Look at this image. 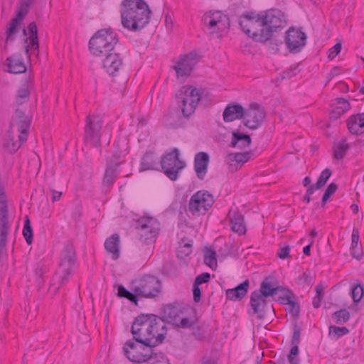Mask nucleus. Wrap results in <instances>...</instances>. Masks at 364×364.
I'll return each mask as SVG.
<instances>
[{"label": "nucleus", "instance_id": "f257e3e1", "mask_svg": "<svg viewBox=\"0 0 364 364\" xmlns=\"http://www.w3.org/2000/svg\"><path fill=\"white\" fill-rule=\"evenodd\" d=\"M132 333L136 343L144 344L151 350L165 339L166 328L164 321L154 314L138 316L132 326Z\"/></svg>", "mask_w": 364, "mask_h": 364}, {"label": "nucleus", "instance_id": "f03ea898", "mask_svg": "<svg viewBox=\"0 0 364 364\" xmlns=\"http://www.w3.org/2000/svg\"><path fill=\"white\" fill-rule=\"evenodd\" d=\"M151 10L143 0H124L122 3V24L128 30L137 32L149 23Z\"/></svg>", "mask_w": 364, "mask_h": 364}, {"label": "nucleus", "instance_id": "7ed1b4c3", "mask_svg": "<svg viewBox=\"0 0 364 364\" xmlns=\"http://www.w3.org/2000/svg\"><path fill=\"white\" fill-rule=\"evenodd\" d=\"M132 290L133 292L119 285L117 294L137 304V296L146 298L156 296L161 291V282L156 277L144 275L132 282Z\"/></svg>", "mask_w": 364, "mask_h": 364}, {"label": "nucleus", "instance_id": "20e7f679", "mask_svg": "<svg viewBox=\"0 0 364 364\" xmlns=\"http://www.w3.org/2000/svg\"><path fill=\"white\" fill-rule=\"evenodd\" d=\"M262 15L254 12L242 14L240 26L242 31L255 41L264 43L270 40V31L264 28Z\"/></svg>", "mask_w": 364, "mask_h": 364}, {"label": "nucleus", "instance_id": "39448f33", "mask_svg": "<svg viewBox=\"0 0 364 364\" xmlns=\"http://www.w3.org/2000/svg\"><path fill=\"white\" fill-rule=\"evenodd\" d=\"M279 292L281 295L284 294L290 293V290L283 287H273L272 285L263 281L260 284L259 291H255L250 296V306L253 310L254 314H257L259 318L264 317L263 308L266 304L265 298L268 296H274Z\"/></svg>", "mask_w": 364, "mask_h": 364}, {"label": "nucleus", "instance_id": "423d86ee", "mask_svg": "<svg viewBox=\"0 0 364 364\" xmlns=\"http://www.w3.org/2000/svg\"><path fill=\"white\" fill-rule=\"evenodd\" d=\"M117 42L118 38L111 28L101 29L90 40L89 48L92 54L102 56L112 50Z\"/></svg>", "mask_w": 364, "mask_h": 364}, {"label": "nucleus", "instance_id": "0eeeda50", "mask_svg": "<svg viewBox=\"0 0 364 364\" xmlns=\"http://www.w3.org/2000/svg\"><path fill=\"white\" fill-rule=\"evenodd\" d=\"M136 228L138 230L139 241L147 247L145 250V256L148 257L151 250V245L155 242L160 225L156 219L152 217H144L136 222Z\"/></svg>", "mask_w": 364, "mask_h": 364}, {"label": "nucleus", "instance_id": "6e6552de", "mask_svg": "<svg viewBox=\"0 0 364 364\" xmlns=\"http://www.w3.org/2000/svg\"><path fill=\"white\" fill-rule=\"evenodd\" d=\"M203 90L193 86H183L176 95L177 102L181 104L182 114L188 118L195 112L201 99Z\"/></svg>", "mask_w": 364, "mask_h": 364}, {"label": "nucleus", "instance_id": "1a4fd4ad", "mask_svg": "<svg viewBox=\"0 0 364 364\" xmlns=\"http://www.w3.org/2000/svg\"><path fill=\"white\" fill-rule=\"evenodd\" d=\"M203 21L209 31V35L216 38H222L230 25L228 16L220 11L205 13Z\"/></svg>", "mask_w": 364, "mask_h": 364}, {"label": "nucleus", "instance_id": "9d476101", "mask_svg": "<svg viewBox=\"0 0 364 364\" xmlns=\"http://www.w3.org/2000/svg\"><path fill=\"white\" fill-rule=\"evenodd\" d=\"M160 164L164 174L171 181L178 178L179 173L186 167V163L179 159V150L174 148L161 157Z\"/></svg>", "mask_w": 364, "mask_h": 364}, {"label": "nucleus", "instance_id": "9b49d317", "mask_svg": "<svg viewBox=\"0 0 364 364\" xmlns=\"http://www.w3.org/2000/svg\"><path fill=\"white\" fill-rule=\"evenodd\" d=\"M32 1L33 0H21L16 16L11 20L10 26L6 32L5 41L1 47L2 51L7 52L9 42L15 40L18 33V26L22 23L24 17L28 12Z\"/></svg>", "mask_w": 364, "mask_h": 364}, {"label": "nucleus", "instance_id": "f8f14e48", "mask_svg": "<svg viewBox=\"0 0 364 364\" xmlns=\"http://www.w3.org/2000/svg\"><path fill=\"white\" fill-rule=\"evenodd\" d=\"M214 202L213 195L208 191H199L191 197L188 210L193 215H204L211 208Z\"/></svg>", "mask_w": 364, "mask_h": 364}, {"label": "nucleus", "instance_id": "ddd939ff", "mask_svg": "<svg viewBox=\"0 0 364 364\" xmlns=\"http://www.w3.org/2000/svg\"><path fill=\"white\" fill-rule=\"evenodd\" d=\"M31 123V118L20 107H16L11 117L9 129L11 132L18 133V138L21 141H26Z\"/></svg>", "mask_w": 364, "mask_h": 364}, {"label": "nucleus", "instance_id": "4468645a", "mask_svg": "<svg viewBox=\"0 0 364 364\" xmlns=\"http://www.w3.org/2000/svg\"><path fill=\"white\" fill-rule=\"evenodd\" d=\"M102 118L100 115L89 114L86 118L85 141L94 146L100 144Z\"/></svg>", "mask_w": 364, "mask_h": 364}, {"label": "nucleus", "instance_id": "2eb2a0df", "mask_svg": "<svg viewBox=\"0 0 364 364\" xmlns=\"http://www.w3.org/2000/svg\"><path fill=\"white\" fill-rule=\"evenodd\" d=\"M196 55L189 53L178 57L172 68L176 71L177 78L188 77L196 65Z\"/></svg>", "mask_w": 364, "mask_h": 364}, {"label": "nucleus", "instance_id": "dca6fc26", "mask_svg": "<svg viewBox=\"0 0 364 364\" xmlns=\"http://www.w3.org/2000/svg\"><path fill=\"white\" fill-rule=\"evenodd\" d=\"M265 117L263 108L256 103L251 104L245 109L244 125L251 129H257Z\"/></svg>", "mask_w": 364, "mask_h": 364}, {"label": "nucleus", "instance_id": "f3484780", "mask_svg": "<svg viewBox=\"0 0 364 364\" xmlns=\"http://www.w3.org/2000/svg\"><path fill=\"white\" fill-rule=\"evenodd\" d=\"M136 343L131 340L127 341L123 348L124 353L134 363H144L150 355L144 352L146 350L144 344Z\"/></svg>", "mask_w": 364, "mask_h": 364}, {"label": "nucleus", "instance_id": "a211bd4d", "mask_svg": "<svg viewBox=\"0 0 364 364\" xmlns=\"http://www.w3.org/2000/svg\"><path fill=\"white\" fill-rule=\"evenodd\" d=\"M284 41L290 52L296 53L305 46L306 36L300 29L290 28L286 33Z\"/></svg>", "mask_w": 364, "mask_h": 364}, {"label": "nucleus", "instance_id": "6ab92c4d", "mask_svg": "<svg viewBox=\"0 0 364 364\" xmlns=\"http://www.w3.org/2000/svg\"><path fill=\"white\" fill-rule=\"evenodd\" d=\"M262 21L264 22V28L270 31V40L272 41V33L279 28H282L286 24L284 15L279 10L274 9L266 12L262 15Z\"/></svg>", "mask_w": 364, "mask_h": 364}, {"label": "nucleus", "instance_id": "aec40b11", "mask_svg": "<svg viewBox=\"0 0 364 364\" xmlns=\"http://www.w3.org/2000/svg\"><path fill=\"white\" fill-rule=\"evenodd\" d=\"M24 38V49L28 57L30 56L29 50L31 48L34 51H38L39 43L38 38V29L35 22L28 24L27 28L23 29Z\"/></svg>", "mask_w": 364, "mask_h": 364}, {"label": "nucleus", "instance_id": "412c9836", "mask_svg": "<svg viewBox=\"0 0 364 364\" xmlns=\"http://www.w3.org/2000/svg\"><path fill=\"white\" fill-rule=\"evenodd\" d=\"M76 262H60L59 267L56 272V275L58 278L59 285L56 287L54 284H52L50 287V291L55 293L59 287L68 281V277L73 272Z\"/></svg>", "mask_w": 364, "mask_h": 364}, {"label": "nucleus", "instance_id": "4be33fe9", "mask_svg": "<svg viewBox=\"0 0 364 364\" xmlns=\"http://www.w3.org/2000/svg\"><path fill=\"white\" fill-rule=\"evenodd\" d=\"M209 161V155L205 152H199L195 155L194 170L200 180L204 179L208 171Z\"/></svg>", "mask_w": 364, "mask_h": 364}, {"label": "nucleus", "instance_id": "5701e85b", "mask_svg": "<svg viewBox=\"0 0 364 364\" xmlns=\"http://www.w3.org/2000/svg\"><path fill=\"white\" fill-rule=\"evenodd\" d=\"M105 55L106 57L103 60V67L110 75H112L122 67V59L116 53H109Z\"/></svg>", "mask_w": 364, "mask_h": 364}, {"label": "nucleus", "instance_id": "b1692460", "mask_svg": "<svg viewBox=\"0 0 364 364\" xmlns=\"http://www.w3.org/2000/svg\"><path fill=\"white\" fill-rule=\"evenodd\" d=\"M250 153H231L226 156L225 162L229 166L231 171L237 170L238 166H241L250 159Z\"/></svg>", "mask_w": 364, "mask_h": 364}, {"label": "nucleus", "instance_id": "393cba45", "mask_svg": "<svg viewBox=\"0 0 364 364\" xmlns=\"http://www.w3.org/2000/svg\"><path fill=\"white\" fill-rule=\"evenodd\" d=\"M244 107L239 104L228 105L224 109L223 117L225 122H230L243 118Z\"/></svg>", "mask_w": 364, "mask_h": 364}, {"label": "nucleus", "instance_id": "a878e982", "mask_svg": "<svg viewBox=\"0 0 364 364\" xmlns=\"http://www.w3.org/2000/svg\"><path fill=\"white\" fill-rule=\"evenodd\" d=\"M228 218L232 224V230L241 234H245L246 232V228L244 224V218L243 215L238 212L237 210H230L228 213Z\"/></svg>", "mask_w": 364, "mask_h": 364}, {"label": "nucleus", "instance_id": "bb28decb", "mask_svg": "<svg viewBox=\"0 0 364 364\" xmlns=\"http://www.w3.org/2000/svg\"><path fill=\"white\" fill-rule=\"evenodd\" d=\"M249 286L250 282L248 279H246L235 288L226 290V297L232 301H240L246 296Z\"/></svg>", "mask_w": 364, "mask_h": 364}, {"label": "nucleus", "instance_id": "cd10ccee", "mask_svg": "<svg viewBox=\"0 0 364 364\" xmlns=\"http://www.w3.org/2000/svg\"><path fill=\"white\" fill-rule=\"evenodd\" d=\"M350 107L348 101L344 98H337L331 105V119L336 120Z\"/></svg>", "mask_w": 364, "mask_h": 364}, {"label": "nucleus", "instance_id": "c85d7f7f", "mask_svg": "<svg viewBox=\"0 0 364 364\" xmlns=\"http://www.w3.org/2000/svg\"><path fill=\"white\" fill-rule=\"evenodd\" d=\"M348 128L353 134L364 133V112L351 116L348 121Z\"/></svg>", "mask_w": 364, "mask_h": 364}, {"label": "nucleus", "instance_id": "c756f323", "mask_svg": "<svg viewBox=\"0 0 364 364\" xmlns=\"http://www.w3.org/2000/svg\"><path fill=\"white\" fill-rule=\"evenodd\" d=\"M33 87L32 82L26 80L18 89L16 95V107H19L24 103L28 102L30 98L31 90Z\"/></svg>", "mask_w": 364, "mask_h": 364}, {"label": "nucleus", "instance_id": "7c9ffc66", "mask_svg": "<svg viewBox=\"0 0 364 364\" xmlns=\"http://www.w3.org/2000/svg\"><path fill=\"white\" fill-rule=\"evenodd\" d=\"M115 148L116 150L112 154L110 163L111 165L117 167L121 164L119 160L127 153L128 146L127 141L124 139H118L115 142Z\"/></svg>", "mask_w": 364, "mask_h": 364}, {"label": "nucleus", "instance_id": "2f4dec72", "mask_svg": "<svg viewBox=\"0 0 364 364\" xmlns=\"http://www.w3.org/2000/svg\"><path fill=\"white\" fill-rule=\"evenodd\" d=\"M9 72L14 74L23 73L26 71V66L22 58L18 55H13L6 59Z\"/></svg>", "mask_w": 364, "mask_h": 364}, {"label": "nucleus", "instance_id": "473e14b6", "mask_svg": "<svg viewBox=\"0 0 364 364\" xmlns=\"http://www.w3.org/2000/svg\"><path fill=\"white\" fill-rule=\"evenodd\" d=\"M18 133L11 132V130H8L7 139L4 144V147L11 154L16 152L21 146L23 143L26 141H21L18 138Z\"/></svg>", "mask_w": 364, "mask_h": 364}, {"label": "nucleus", "instance_id": "72a5a7b5", "mask_svg": "<svg viewBox=\"0 0 364 364\" xmlns=\"http://www.w3.org/2000/svg\"><path fill=\"white\" fill-rule=\"evenodd\" d=\"M251 138L250 135L240 132H232L230 146L234 148L243 149L250 146Z\"/></svg>", "mask_w": 364, "mask_h": 364}, {"label": "nucleus", "instance_id": "f704fd0d", "mask_svg": "<svg viewBox=\"0 0 364 364\" xmlns=\"http://www.w3.org/2000/svg\"><path fill=\"white\" fill-rule=\"evenodd\" d=\"M119 236L118 234H113L108 237L105 242L106 250L112 254V257L117 259L119 257Z\"/></svg>", "mask_w": 364, "mask_h": 364}, {"label": "nucleus", "instance_id": "c9c22d12", "mask_svg": "<svg viewBox=\"0 0 364 364\" xmlns=\"http://www.w3.org/2000/svg\"><path fill=\"white\" fill-rule=\"evenodd\" d=\"M157 166L158 159L154 152H146L141 158V169L142 171L154 170L157 168Z\"/></svg>", "mask_w": 364, "mask_h": 364}, {"label": "nucleus", "instance_id": "e433bc0d", "mask_svg": "<svg viewBox=\"0 0 364 364\" xmlns=\"http://www.w3.org/2000/svg\"><path fill=\"white\" fill-rule=\"evenodd\" d=\"M349 145L345 140L335 143L333 145V158L338 160L342 159L347 153Z\"/></svg>", "mask_w": 364, "mask_h": 364}, {"label": "nucleus", "instance_id": "4c0bfd02", "mask_svg": "<svg viewBox=\"0 0 364 364\" xmlns=\"http://www.w3.org/2000/svg\"><path fill=\"white\" fill-rule=\"evenodd\" d=\"M350 318V312L346 309H341L332 314V318L336 324L342 325L347 323Z\"/></svg>", "mask_w": 364, "mask_h": 364}, {"label": "nucleus", "instance_id": "58836bf2", "mask_svg": "<svg viewBox=\"0 0 364 364\" xmlns=\"http://www.w3.org/2000/svg\"><path fill=\"white\" fill-rule=\"evenodd\" d=\"M291 295L292 292L290 291V293L280 295L279 299H282L283 301H285L286 304H289L291 306V313L294 316H297L299 314V306L296 302L292 300Z\"/></svg>", "mask_w": 364, "mask_h": 364}, {"label": "nucleus", "instance_id": "ea45409f", "mask_svg": "<svg viewBox=\"0 0 364 364\" xmlns=\"http://www.w3.org/2000/svg\"><path fill=\"white\" fill-rule=\"evenodd\" d=\"M204 262L211 269H215L217 267L216 253L214 250L205 248L204 252Z\"/></svg>", "mask_w": 364, "mask_h": 364}, {"label": "nucleus", "instance_id": "a19ab883", "mask_svg": "<svg viewBox=\"0 0 364 364\" xmlns=\"http://www.w3.org/2000/svg\"><path fill=\"white\" fill-rule=\"evenodd\" d=\"M60 262H76L75 252L71 245L65 246L60 256Z\"/></svg>", "mask_w": 364, "mask_h": 364}, {"label": "nucleus", "instance_id": "79ce46f5", "mask_svg": "<svg viewBox=\"0 0 364 364\" xmlns=\"http://www.w3.org/2000/svg\"><path fill=\"white\" fill-rule=\"evenodd\" d=\"M181 313L179 307L173 305H169L165 309L166 316L171 320L173 324L180 319V314Z\"/></svg>", "mask_w": 364, "mask_h": 364}, {"label": "nucleus", "instance_id": "37998d69", "mask_svg": "<svg viewBox=\"0 0 364 364\" xmlns=\"http://www.w3.org/2000/svg\"><path fill=\"white\" fill-rule=\"evenodd\" d=\"M350 295L354 303H358L361 301L364 295V287L361 282H359L352 288Z\"/></svg>", "mask_w": 364, "mask_h": 364}, {"label": "nucleus", "instance_id": "c03bdc74", "mask_svg": "<svg viewBox=\"0 0 364 364\" xmlns=\"http://www.w3.org/2000/svg\"><path fill=\"white\" fill-rule=\"evenodd\" d=\"M117 167L110 165L105 171L103 183L107 186H110L113 183L114 179L117 176Z\"/></svg>", "mask_w": 364, "mask_h": 364}, {"label": "nucleus", "instance_id": "a18cd8bd", "mask_svg": "<svg viewBox=\"0 0 364 364\" xmlns=\"http://www.w3.org/2000/svg\"><path fill=\"white\" fill-rule=\"evenodd\" d=\"M349 333V329L346 327H338L331 326L329 327V336L334 339H338L343 336L347 335Z\"/></svg>", "mask_w": 364, "mask_h": 364}, {"label": "nucleus", "instance_id": "49530a36", "mask_svg": "<svg viewBox=\"0 0 364 364\" xmlns=\"http://www.w3.org/2000/svg\"><path fill=\"white\" fill-rule=\"evenodd\" d=\"M144 364H171L168 359L163 354L150 355Z\"/></svg>", "mask_w": 364, "mask_h": 364}, {"label": "nucleus", "instance_id": "de8ad7c7", "mask_svg": "<svg viewBox=\"0 0 364 364\" xmlns=\"http://www.w3.org/2000/svg\"><path fill=\"white\" fill-rule=\"evenodd\" d=\"M23 235L27 244L31 245L33 242V229L28 216L26 218L23 230Z\"/></svg>", "mask_w": 364, "mask_h": 364}, {"label": "nucleus", "instance_id": "09e8293b", "mask_svg": "<svg viewBox=\"0 0 364 364\" xmlns=\"http://www.w3.org/2000/svg\"><path fill=\"white\" fill-rule=\"evenodd\" d=\"M331 175V171L328 168L321 172L317 182L315 183V186L317 187V189H321L326 183Z\"/></svg>", "mask_w": 364, "mask_h": 364}, {"label": "nucleus", "instance_id": "8fccbe9b", "mask_svg": "<svg viewBox=\"0 0 364 364\" xmlns=\"http://www.w3.org/2000/svg\"><path fill=\"white\" fill-rule=\"evenodd\" d=\"M175 325L183 328H193L195 326V320L188 318H180Z\"/></svg>", "mask_w": 364, "mask_h": 364}, {"label": "nucleus", "instance_id": "3c124183", "mask_svg": "<svg viewBox=\"0 0 364 364\" xmlns=\"http://www.w3.org/2000/svg\"><path fill=\"white\" fill-rule=\"evenodd\" d=\"M299 348L298 346H293L291 348L290 353L288 355V361L291 364H299V360L298 358Z\"/></svg>", "mask_w": 364, "mask_h": 364}, {"label": "nucleus", "instance_id": "603ef678", "mask_svg": "<svg viewBox=\"0 0 364 364\" xmlns=\"http://www.w3.org/2000/svg\"><path fill=\"white\" fill-rule=\"evenodd\" d=\"M191 334L197 339V340H202L205 338V330L198 326H194L192 328V332Z\"/></svg>", "mask_w": 364, "mask_h": 364}, {"label": "nucleus", "instance_id": "864d4df0", "mask_svg": "<svg viewBox=\"0 0 364 364\" xmlns=\"http://www.w3.org/2000/svg\"><path fill=\"white\" fill-rule=\"evenodd\" d=\"M341 43H337L334 46L329 49L328 58L330 60H333L341 52Z\"/></svg>", "mask_w": 364, "mask_h": 364}, {"label": "nucleus", "instance_id": "5fc2aeb1", "mask_svg": "<svg viewBox=\"0 0 364 364\" xmlns=\"http://www.w3.org/2000/svg\"><path fill=\"white\" fill-rule=\"evenodd\" d=\"M300 333H301L300 328L297 325H295L294 326L293 336H292V338H291V344L293 346H298V344L299 343Z\"/></svg>", "mask_w": 364, "mask_h": 364}, {"label": "nucleus", "instance_id": "6e6d98bb", "mask_svg": "<svg viewBox=\"0 0 364 364\" xmlns=\"http://www.w3.org/2000/svg\"><path fill=\"white\" fill-rule=\"evenodd\" d=\"M359 242V231L358 229L354 228L351 235V246L350 250L356 249Z\"/></svg>", "mask_w": 364, "mask_h": 364}, {"label": "nucleus", "instance_id": "4d7b16f0", "mask_svg": "<svg viewBox=\"0 0 364 364\" xmlns=\"http://www.w3.org/2000/svg\"><path fill=\"white\" fill-rule=\"evenodd\" d=\"M210 278V275L209 273H203L196 278L194 284L199 286L203 283H206L209 281Z\"/></svg>", "mask_w": 364, "mask_h": 364}, {"label": "nucleus", "instance_id": "13d9d810", "mask_svg": "<svg viewBox=\"0 0 364 364\" xmlns=\"http://www.w3.org/2000/svg\"><path fill=\"white\" fill-rule=\"evenodd\" d=\"M289 252L290 247L289 245H287L279 250L277 255L280 259H284L290 257Z\"/></svg>", "mask_w": 364, "mask_h": 364}, {"label": "nucleus", "instance_id": "bf43d9fd", "mask_svg": "<svg viewBox=\"0 0 364 364\" xmlns=\"http://www.w3.org/2000/svg\"><path fill=\"white\" fill-rule=\"evenodd\" d=\"M191 252L192 250L181 245H179L177 251L178 256L181 258L188 256Z\"/></svg>", "mask_w": 364, "mask_h": 364}, {"label": "nucleus", "instance_id": "052dcab7", "mask_svg": "<svg viewBox=\"0 0 364 364\" xmlns=\"http://www.w3.org/2000/svg\"><path fill=\"white\" fill-rule=\"evenodd\" d=\"M193 294L194 301L198 302L201 299V290L199 288V286L193 284Z\"/></svg>", "mask_w": 364, "mask_h": 364}, {"label": "nucleus", "instance_id": "680f3d73", "mask_svg": "<svg viewBox=\"0 0 364 364\" xmlns=\"http://www.w3.org/2000/svg\"><path fill=\"white\" fill-rule=\"evenodd\" d=\"M302 279H304L305 284L311 285L314 282V278L310 272H304L302 274Z\"/></svg>", "mask_w": 364, "mask_h": 364}, {"label": "nucleus", "instance_id": "e2e57ef3", "mask_svg": "<svg viewBox=\"0 0 364 364\" xmlns=\"http://www.w3.org/2000/svg\"><path fill=\"white\" fill-rule=\"evenodd\" d=\"M341 73L340 69L338 67H334L332 68L331 71L328 73L327 76V80L329 81L335 76L338 75Z\"/></svg>", "mask_w": 364, "mask_h": 364}, {"label": "nucleus", "instance_id": "0e129e2a", "mask_svg": "<svg viewBox=\"0 0 364 364\" xmlns=\"http://www.w3.org/2000/svg\"><path fill=\"white\" fill-rule=\"evenodd\" d=\"M179 245L184 246L186 247H188V249L192 250L193 242L192 240H188L187 238H183L181 239Z\"/></svg>", "mask_w": 364, "mask_h": 364}, {"label": "nucleus", "instance_id": "69168bd1", "mask_svg": "<svg viewBox=\"0 0 364 364\" xmlns=\"http://www.w3.org/2000/svg\"><path fill=\"white\" fill-rule=\"evenodd\" d=\"M351 251V255L353 258L356 259L357 260H360L363 257V252L361 250H357L356 249L350 250Z\"/></svg>", "mask_w": 364, "mask_h": 364}, {"label": "nucleus", "instance_id": "338daca9", "mask_svg": "<svg viewBox=\"0 0 364 364\" xmlns=\"http://www.w3.org/2000/svg\"><path fill=\"white\" fill-rule=\"evenodd\" d=\"M323 296H315L313 299L312 304L314 308L318 309L321 306V303L322 301Z\"/></svg>", "mask_w": 364, "mask_h": 364}, {"label": "nucleus", "instance_id": "774afa93", "mask_svg": "<svg viewBox=\"0 0 364 364\" xmlns=\"http://www.w3.org/2000/svg\"><path fill=\"white\" fill-rule=\"evenodd\" d=\"M337 188H338L337 184H336L334 183H331L328 186L326 191L327 192H328L329 193H331V195H333L335 193V192L336 191Z\"/></svg>", "mask_w": 364, "mask_h": 364}]
</instances>
